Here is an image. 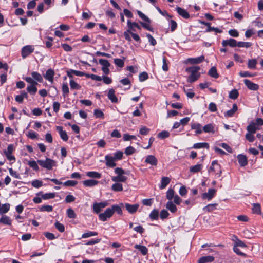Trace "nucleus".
<instances>
[{
  "instance_id": "56",
  "label": "nucleus",
  "mask_w": 263,
  "mask_h": 263,
  "mask_svg": "<svg viewBox=\"0 0 263 263\" xmlns=\"http://www.w3.org/2000/svg\"><path fill=\"white\" fill-rule=\"evenodd\" d=\"M148 78V75L146 72H143L139 75V79L140 82L145 81Z\"/></svg>"
},
{
  "instance_id": "31",
  "label": "nucleus",
  "mask_w": 263,
  "mask_h": 263,
  "mask_svg": "<svg viewBox=\"0 0 263 263\" xmlns=\"http://www.w3.org/2000/svg\"><path fill=\"white\" fill-rule=\"evenodd\" d=\"M166 208L172 213H175L177 208L176 205L172 202V201H169L166 204Z\"/></svg>"
},
{
  "instance_id": "37",
  "label": "nucleus",
  "mask_w": 263,
  "mask_h": 263,
  "mask_svg": "<svg viewBox=\"0 0 263 263\" xmlns=\"http://www.w3.org/2000/svg\"><path fill=\"white\" fill-rule=\"evenodd\" d=\"M111 190L115 192L122 191L123 190L122 184L120 182H116L112 185Z\"/></svg>"
},
{
  "instance_id": "26",
  "label": "nucleus",
  "mask_w": 263,
  "mask_h": 263,
  "mask_svg": "<svg viewBox=\"0 0 263 263\" xmlns=\"http://www.w3.org/2000/svg\"><path fill=\"white\" fill-rule=\"evenodd\" d=\"M41 195L42 198L44 200H47L49 199H53L55 197V194L54 193H49L46 194H42V192H40L36 194V195Z\"/></svg>"
},
{
  "instance_id": "18",
  "label": "nucleus",
  "mask_w": 263,
  "mask_h": 263,
  "mask_svg": "<svg viewBox=\"0 0 263 263\" xmlns=\"http://www.w3.org/2000/svg\"><path fill=\"white\" fill-rule=\"evenodd\" d=\"M211 171H219V174H221V172L220 171V166L219 164H218L217 161L215 160L212 161L211 166L210 167L209 169V172H210Z\"/></svg>"
},
{
  "instance_id": "36",
  "label": "nucleus",
  "mask_w": 263,
  "mask_h": 263,
  "mask_svg": "<svg viewBox=\"0 0 263 263\" xmlns=\"http://www.w3.org/2000/svg\"><path fill=\"white\" fill-rule=\"evenodd\" d=\"M98 183V181L92 180V179L87 180L84 181L83 182V185L86 186H88V187L93 186L97 185Z\"/></svg>"
},
{
  "instance_id": "62",
  "label": "nucleus",
  "mask_w": 263,
  "mask_h": 263,
  "mask_svg": "<svg viewBox=\"0 0 263 263\" xmlns=\"http://www.w3.org/2000/svg\"><path fill=\"white\" fill-rule=\"evenodd\" d=\"M99 62L102 65V67H109L110 66V63L107 60L101 59L99 60Z\"/></svg>"
},
{
  "instance_id": "23",
  "label": "nucleus",
  "mask_w": 263,
  "mask_h": 263,
  "mask_svg": "<svg viewBox=\"0 0 263 263\" xmlns=\"http://www.w3.org/2000/svg\"><path fill=\"white\" fill-rule=\"evenodd\" d=\"M115 91L113 89H110L108 93V98L112 103L118 102V98L116 97Z\"/></svg>"
},
{
  "instance_id": "17",
  "label": "nucleus",
  "mask_w": 263,
  "mask_h": 263,
  "mask_svg": "<svg viewBox=\"0 0 263 263\" xmlns=\"http://www.w3.org/2000/svg\"><path fill=\"white\" fill-rule=\"evenodd\" d=\"M128 179V177L125 175H117L111 177L112 181L115 182H125Z\"/></svg>"
},
{
  "instance_id": "47",
  "label": "nucleus",
  "mask_w": 263,
  "mask_h": 263,
  "mask_svg": "<svg viewBox=\"0 0 263 263\" xmlns=\"http://www.w3.org/2000/svg\"><path fill=\"white\" fill-rule=\"evenodd\" d=\"M252 45V43L247 42H237V46L238 47L249 48Z\"/></svg>"
},
{
  "instance_id": "43",
  "label": "nucleus",
  "mask_w": 263,
  "mask_h": 263,
  "mask_svg": "<svg viewBox=\"0 0 263 263\" xmlns=\"http://www.w3.org/2000/svg\"><path fill=\"white\" fill-rule=\"evenodd\" d=\"M252 212L253 213L260 214L261 208L260 204L258 203H254L252 208Z\"/></svg>"
},
{
  "instance_id": "7",
  "label": "nucleus",
  "mask_w": 263,
  "mask_h": 263,
  "mask_svg": "<svg viewBox=\"0 0 263 263\" xmlns=\"http://www.w3.org/2000/svg\"><path fill=\"white\" fill-rule=\"evenodd\" d=\"M34 47L31 45H27L23 47L22 49L21 54L23 59L30 55L34 51Z\"/></svg>"
},
{
  "instance_id": "6",
  "label": "nucleus",
  "mask_w": 263,
  "mask_h": 263,
  "mask_svg": "<svg viewBox=\"0 0 263 263\" xmlns=\"http://www.w3.org/2000/svg\"><path fill=\"white\" fill-rule=\"evenodd\" d=\"M14 147L13 144H9L8 146L7 149L4 151L5 155L9 161H15V158L12 155Z\"/></svg>"
},
{
  "instance_id": "28",
  "label": "nucleus",
  "mask_w": 263,
  "mask_h": 263,
  "mask_svg": "<svg viewBox=\"0 0 263 263\" xmlns=\"http://www.w3.org/2000/svg\"><path fill=\"white\" fill-rule=\"evenodd\" d=\"M238 107L236 104L233 105V107L231 109L228 110L225 114L224 116L226 117H232L235 112L237 110Z\"/></svg>"
},
{
  "instance_id": "9",
  "label": "nucleus",
  "mask_w": 263,
  "mask_h": 263,
  "mask_svg": "<svg viewBox=\"0 0 263 263\" xmlns=\"http://www.w3.org/2000/svg\"><path fill=\"white\" fill-rule=\"evenodd\" d=\"M216 192V190L214 189H209L207 193H203L201 195L203 199H208L209 201L211 200Z\"/></svg>"
},
{
  "instance_id": "40",
  "label": "nucleus",
  "mask_w": 263,
  "mask_h": 263,
  "mask_svg": "<svg viewBox=\"0 0 263 263\" xmlns=\"http://www.w3.org/2000/svg\"><path fill=\"white\" fill-rule=\"evenodd\" d=\"M10 209V204L9 203H5L3 204L0 208V214L3 215L7 213Z\"/></svg>"
},
{
  "instance_id": "29",
  "label": "nucleus",
  "mask_w": 263,
  "mask_h": 263,
  "mask_svg": "<svg viewBox=\"0 0 263 263\" xmlns=\"http://www.w3.org/2000/svg\"><path fill=\"white\" fill-rule=\"evenodd\" d=\"M171 179L167 177H163L161 179L160 189H163L170 183Z\"/></svg>"
},
{
  "instance_id": "44",
  "label": "nucleus",
  "mask_w": 263,
  "mask_h": 263,
  "mask_svg": "<svg viewBox=\"0 0 263 263\" xmlns=\"http://www.w3.org/2000/svg\"><path fill=\"white\" fill-rule=\"evenodd\" d=\"M200 70L199 66H193L186 69V71L191 73L200 74L198 71Z\"/></svg>"
},
{
  "instance_id": "34",
  "label": "nucleus",
  "mask_w": 263,
  "mask_h": 263,
  "mask_svg": "<svg viewBox=\"0 0 263 263\" xmlns=\"http://www.w3.org/2000/svg\"><path fill=\"white\" fill-rule=\"evenodd\" d=\"M193 148L195 149H200V148H205L206 149L209 148V145L206 142H203V143H197L194 144Z\"/></svg>"
},
{
  "instance_id": "12",
  "label": "nucleus",
  "mask_w": 263,
  "mask_h": 263,
  "mask_svg": "<svg viewBox=\"0 0 263 263\" xmlns=\"http://www.w3.org/2000/svg\"><path fill=\"white\" fill-rule=\"evenodd\" d=\"M106 165L109 167H114L116 165L115 161H116L112 156L106 155L105 157Z\"/></svg>"
},
{
  "instance_id": "25",
  "label": "nucleus",
  "mask_w": 263,
  "mask_h": 263,
  "mask_svg": "<svg viewBox=\"0 0 263 263\" xmlns=\"http://www.w3.org/2000/svg\"><path fill=\"white\" fill-rule=\"evenodd\" d=\"M204 59V57L201 55L196 58H189L187 61L191 64H195L201 63Z\"/></svg>"
},
{
  "instance_id": "35",
  "label": "nucleus",
  "mask_w": 263,
  "mask_h": 263,
  "mask_svg": "<svg viewBox=\"0 0 263 263\" xmlns=\"http://www.w3.org/2000/svg\"><path fill=\"white\" fill-rule=\"evenodd\" d=\"M11 222L12 220L8 216L6 215H3L1 218H0V223H3L6 225H11Z\"/></svg>"
},
{
  "instance_id": "48",
  "label": "nucleus",
  "mask_w": 263,
  "mask_h": 263,
  "mask_svg": "<svg viewBox=\"0 0 263 263\" xmlns=\"http://www.w3.org/2000/svg\"><path fill=\"white\" fill-rule=\"evenodd\" d=\"M40 211L41 212L46 211L50 212L53 211V207L49 205H44L40 208Z\"/></svg>"
},
{
  "instance_id": "51",
  "label": "nucleus",
  "mask_w": 263,
  "mask_h": 263,
  "mask_svg": "<svg viewBox=\"0 0 263 263\" xmlns=\"http://www.w3.org/2000/svg\"><path fill=\"white\" fill-rule=\"evenodd\" d=\"M175 192L173 189H170L168 190V191L166 192V198L169 200L170 201H171V200L174 197Z\"/></svg>"
},
{
  "instance_id": "42",
  "label": "nucleus",
  "mask_w": 263,
  "mask_h": 263,
  "mask_svg": "<svg viewBox=\"0 0 263 263\" xmlns=\"http://www.w3.org/2000/svg\"><path fill=\"white\" fill-rule=\"evenodd\" d=\"M200 74L191 73L187 79V81L190 83H193L198 79Z\"/></svg>"
},
{
  "instance_id": "33",
  "label": "nucleus",
  "mask_w": 263,
  "mask_h": 263,
  "mask_svg": "<svg viewBox=\"0 0 263 263\" xmlns=\"http://www.w3.org/2000/svg\"><path fill=\"white\" fill-rule=\"evenodd\" d=\"M134 247L138 249L143 255H146L147 254L148 249L145 246L136 244Z\"/></svg>"
},
{
  "instance_id": "49",
  "label": "nucleus",
  "mask_w": 263,
  "mask_h": 263,
  "mask_svg": "<svg viewBox=\"0 0 263 263\" xmlns=\"http://www.w3.org/2000/svg\"><path fill=\"white\" fill-rule=\"evenodd\" d=\"M239 96V92L237 89H233L229 93V98L232 99H236Z\"/></svg>"
},
{
  "instance_id": "22",
  "label": "nucleus",
  "mask_w": 263,
  "mask_h": 263,
  "mask_svg": "<svg viewBox=\"0 0 263 263\" xmlns=\"http://www.w3.org/2000/svg\"><path fill=\"white\" fill-rule=\"evenodd\" d=\"M31 77L33 80L36 81L37 83L38 82L41 83L43 82V78L40 73L37 72L33 71L31 72Z\"/></svg>"
},
{
  "instance_id": "58",
  "label": "nucleus",
  "mask_w": 263,
  "mask_h": 263,
  "mask_svg": "<svg viewBox=\"0 0 263 263\" xmlns=\"http://www.w3.org/2000/svg\"><path fill=\"white\" fill-rule=\"evenodd\" d=\"M170 136V133L168 132L166 130H163L160 133H159L158 135V137L161 139H165L166 138Z\"/></svg>"
},
{
  "instance_id": "8",
  "label": "nucleus",
  "mask_w": 263,
  "mask_h": 263,
  "mask_svg": "<svg viewBox=\"0 0 263 263\" xmlns=\"http://www.w3.org/2000/svg\"><path fill=\"white\" fill-rule=\"evenodd\" d=\"M263 125V119L261 118H258L255 121H252L250 122L248 126H251L254 127L255 130L257 131L260 129L259 126Z\"/></svg>"
},
{
  "instance_id": "32",
  "label": "nucleus",
  "mask_w": 263,
  "mask_h": 263,
  "mask_svg": "<svg viewBox=\"0 0 263 263\" xmlns=\"http://www.w3.org/2000/svg\"><path fill=\"white\" fill-rule=\"evenodd\" d=\"M208 74L214 78H218L219 77V74L217 73V69L216 67L213 66L211 67L208 71Z\"/></svg>"
},
{
  "instance_id": "19",
  "label": "nucleus",
  "mask_w": 263,
  "mask_h": 263,
  "mask_svg": "<svg viewBox=\"0 0 263 263\" xmlns=\"http://www.w3.org/2000/svg\"><path fill=\"white\" fill-rule=\"evenodd\" d=\"M176 10L177 13L183 18L185 19L190 18V14L186 10L181 8L179 7H177L176 8Z\"/></svg>"
},
{
  "instance_id": "38",
  "label": "nucleus",
  "mask_w": 263,
  "mask_h": 263,
  "mask_svg": "<svg viewBox=\"0 0 263 263\" xmlns=\"http://www.w3.org/2000/svg\"><path fill=\"white\" fill-rule=\"evenodd\" d=\"M257 63V61L256 59H253L248 60V67L249 69H254L256 68V64Z\"/></svg>"
},
{
  "instance_id": "3",
  "label": "nucleus",
  "mask_w": 263,
  "mask_h": 263,
  "mask_svg": "<svg viewBox=\"0 0 263 263\" xmlns=\"http://www.w3.org/2000/svg\"><path fill=\"white\" fill-rule=\"evenodd\" d=\"M246 129L247 133L245 135V138L250 142H253L255 140L254 134L256 132L254 127L247 126Z\"/></svg>"
},
{
  "instance_id": "1",
  "label": "nucleus",
  "mask_w": 263,
  "mask_h": 263,
  "mask_svg": "<svg viewBox=\"0 0 263 263\" xmlns=\"http://www.w3.org/2000/svg\"><path fill=\"white\" fill-rule=\"evenodd\" d=\"M24 80L30 84L26 88L27 92L31 95H34L37 90L36 86L38 83L30 77H25Z\"/></svg>"
},
{
  "instance_id": "27",
  "label": "nucleus",
  "mask_w": 263,
  "mask_h": 263,
  "mask_svg": "<svg viewBox=\"0 0 263 263\" xmlns=\"http://www.w3.org/2000/svg\"><path fill=\"white\" fill-rule=\"evenodd\" d=\"M191 128L192 129H195L197 134H200L203 132V129H202L201 128V125L199 123H194L192 124Z\"/></svg>"
},
{
  "instance_id": "54",
  "label": "nucleus",
  "mask_w": 263,
  "mask_h": 263,
  "mask_svg": "<svg viewBox=\"0 0 263 263\" xmlns=\"http://www.w3.org/2000/svg\"><path fill=\"white\" fill-rule=\"evenodd\" d=\"M217 204L216 203L209 204L208 205H206V206H205L204 208H203V210H205L207 212L212 211L216 208V206H217Z\"/></svg>"
},
{
  "instance_id": "63",
  "label": "nucleus",
  "mask_w": 263,
  "mask_h": 263,
  "mask_svg": "<svg viewBox=\"0 0 263 263\" xmlns=\"http://www.w3.org/2000/svg\"><path fill=\"white\" fill-rule=\"evenodd\" d=\"M114 63L117 66L121 68L123 67L124 65V61L120 59H115Z\"/></svg>"
},
{
  "instance_id": "5",
  "label": "nucleus",
  "mask_w": 263,
  "mask_h": 263,
  "mask_svg": "<svg viewBox=\"0 0 263 263\" xmlns=\"http://www.w3.org/2000/svg\"><path fill=\"white\" fill-rule=\"evenodd\" d=\"M113 215L111 207L106 209L103 213H100L98 215L99 219L102 221H105Z\"/></svg>"
},
{
  "instance_id": "60",
  "label": "nucleus",
  "mask_w": 263,
  "mask_h": 263,
  "mask_svg": "<svg viewBox=\"0 0 263 263\" xmlns=\"http://www.w3.org/2000/svg\"><path fill=\"white\" fill-rule=\"evenodd\" d=\"M67 214L68 217L70 218H75L76 217L74 211L71 208L67 210Z\"/></svg>"
},
{
  "instance_id": "39",
  "label": "nucleus",
  "mask_w": 263,
  "mask_h": 263,
  "mask_svg": "<svg viewBox=\"0 0 263 263\" xmlns=\"http://www.w3.org/2000/svg\"><path fill=\"white\" fill-rule=\"evenodd\" d=\"M88 177L93 178L100 179L101 177V174L98 172L90 171L86 173Z\"/></svg>"
},
{
  "instance_id": "15",
  "label": "nucleus",
  "mask_w": 263,
  "mask_h": 263,
  "mask_svg": "<svg viewBox=\"0 0 263 263\" xmlns=\"http://www.w3.org/2000/svg\"><path fill=\"white\" fill-rule=\"evenodd\" d=\"M56 129L60 134L61 138L64 141L68 140V136L66 131L63 130V127L60 126L56 127Z\"/></svg>"
},
{
  "instance_id": "52",
  "label": "nucleus",
  "mask_w": 263,
  "mask_h": 263,
  "mask_svg": "<svg viewBox=\"0 0 263 263\" xmlns=\"http://www.w3.org/2000/svg\"><path fill=\"white\" fill-rule=\"evenodd\" d=\"M159 216V212L158 210L154 209L149 214V217L151 219L156 220Z\"/></svg>"
},
{
  "instance_id": "4",
  "label": "nucleus",
  "mask_w": 263,
  "mask_h": 263,
  "mask_svg": "<svg viewBox=\"0 0 263 263\" xmlns=\"http://www.w3.org/2000/svg\"><path fill=\"white\" fill-rule=\"evenodd\" d=\"M109 205L108 201H105L101 202H95L93 204L92 209L93 212L96 214H99L102 209L105 208Z\"/></svg>"
},
{
  "instance_id": "57",
  "label": "nucleus",
  "mask_w": 263,
  "mask_h": 263,
  "mask_svg": "<svg viewBox=\"0 0 263 263\" xmlns=\"http://www.w3.org/2000/svg\"><path fill=\"white\" fill-rule=\"evenodd\" d=\"M94 115L97 118H104V115L102 110L97 109L94 110Z\"/></svg>"
},
{
  "instance_id": "13",
  "label": "nucleus",
  "mask_w": 263,
  "mask_h": 263,
  "mask_svg": "<svg viewBox=\"0 0 263 263\" xmlns=\"http://www.w3.org/2000/svg\"><path fill=\"white\" fill-rule=\"evenodd\" d=\"M237 41L235 39L230 38L228 40H223L222 42V45L223 47L229 46L231 47H235L237 46Z\"/></svg>"
},
{
  "instance_id": "61",
  "label": "nucleus",
  "mask_w": 263,
  "mask_h": 263,
  "mask_svg": "<svg viewBox=\"0 0 263 263\" xmlns=\"http://www.w3.org/2000/svg\"><path fill=\"white\" fill-rule=\"evenodd\" d=\"M54 226L55 228L58 230L60 232H63L65 230L64 226L63 224L60 223L58 221L55 222Z\"/></svg>"
},
{
  "instance_id": "16",
  "label": "nucleus",
  "mask_w": 263,
  "mask_h": 263,
  "mask_svg": "<svg viewBox=\"0 0 263 263\" xmlns=\"http://www.w3.org/2000/svg\"><path fill=\"white\" fill-rule=\"evenodd\" d=\"M125 206L129 213L133 214L137 211L139 205L138 204H130L126 203Z\"/></svg>"
},
{
  "instance_id": "64",
  "label": "nucleus",
  "mask_w": 263,
  "mask_h": 263,
  "mask_svg": "<svg viewBox=\"0 0 263 263\" xmlns=\"http://www.w3.org/2000/svg\"><path fill=\"white\" fill-rule=\"evenodd\" d=\"M31 184L33 187L39 188L43 185V182L41 181L35 180L32 181Z\"/></svg>"
},
{
  "instance_id": "50",
  "label": "nucleus",
  "mask_w": 263,
  "mask_h": 263,
  "mask_svg": "<svg viewBox=\"0 0 263 263\" xmlns=\"http://www.w3.org/2000/svg\"><path fill=\"white\" fill-rule=\"evenodd\" d=\"M97 235H98V233L96 232L89 231L87 233H85L83 234V235H82V238H88L89 237L97 236Z\"/></svg>"
},
{
  "instance_id": "41",
  "label": "nucleus",
  "mask_w": 263,
  "mask_h": 263,
  "mask_svg": "<svg viewBox=\"0 0 263 263\" xmlns=\"http://www.w3.org/2000/svg\"><path fill=\"white\" fill-rule=\"evenodd\" d=\"M202 168V164H196L191 166L190 168V171L192 173H195L200 172Z\"/></svg>"
},
{
  "instance_id": "30",
  "label": "nucleus",
  "mask_w": 263,
  "mask_h": 263,
  "mask_svg": "<svg viewBox=\"0 0 263 263\" xmlns=\"http://www.w3.org/2000/svg\"><path fill=\"white\" fill-rule=\"evenodd\" d=\"M203 131L205 133H214V125L213 124H208L203 127Z\"/></svg>"
},
{
  "instance_id": "53",
  "label": "nucleus",
  "mask_w": 263,
  "mask_h": 263,
  "mask_svg": "<svg viewBox=\"0 0 263 263\" xmlns=\"http://www.w3.org/2000/svg\"><path fill=\"white\" fill-rule=\"evenodd\" d=\"M146 35L151 45L155 46L157 44L156 40L150 34L146 33Z\"/></svg>"
},
{
  "instance_id": "20",
  "label": "nucleus",
  "mask_w": 263,
  "mask_h": 263,
  "mask_svg": "<svg viewBox=\"0 0 263 263\" xmlns=\"http://www.w3.org/2000/svg\"><path fill=\"white\" fill-rule=\"evenodd\" d=\"M237 160L241 166H246L248 163L247 158L245 155L239 154L237 156Z\"/></svg>"
},
{
  "instance_id": "11",
  "label": "nucleus",
  "mask_w": 263,
  "mask_h": 263,
  "mask_svg": "<svg viewBox=\"0 0 263 263\" xmlns=\"http://www.w3.org/2000/svg\"><path fill=\"white\" fill-rule=\"evenodd\" d=\"M54 74V71L53 69H49L46 71L45 74L44 75V77L46 80L53 83Z\"/></svg>"
},
{
  "instance_id": "59",
  "label": "nucleus",
  "mask_w": 263,
  "mask_h": 263,
  "mask_svg": "<svg viewBox=\"0 0 263 263\" xmlns=\"http://www.w3.org/2000/svg\"><path fill=\"white\" fill-rule=\"evenodd\" d=\"M137 13L139 15V16L141 18L143 21L147 22L150 23V20L149 18L146 16L144 14H143L142 12L140 11H137Z\"/></svg>"
},
{
  "instance_id": "55",
  "label": "nucleus",
  "mask_w": 263,
  "mask_h": 263,
  "mask_svg": "<svg viewBox=\"0 0 263 263\" xmlns=\"http://www.w3.org/2000/svg\"><path fill=\"white\" fill-rule=\"evenodd\" d=\"M37 162L35 161H30L28 162V164L32 167L34 170L37 171L39 170V168L37 165Z\"/></svg>"
},
{
  "instance_id": "10",
  "label": "nucleus",
  "mask_w": 263,
  "mask_h": 263,
  "mask_svg": "<svg viewBox=\"0 0 263 263\" xmlns=\"http://www.w3.org/2000/svg\"><path fill=\"white\" fill-rule=\"evenodd\" d=\"M244 83L248 89L251 90H257L259 88V86L255 83H253L248 79L244 80Z\"/></svg>"
},
{
  "instance_id": "46",
  "label": "nucleus",
  "mask_w": 263,
  "mask_h": 263,
  "mask_svg": "<svg viewBox=\"0 0 263 263\" xmlns=\"http://www.w3.org/2000/svg\"><path fill=\"white\" fill-rule=\"evenodd\" d=\"M69 84L71 89L79 90L81 88V86L72 79L70 80Z\"/></svg>"
},
{
  "instance_id": "45",
  "label": "nucleus",
  "mask_w": 263,
  "mask_h": 263,
  "mask_svg": "<svg viewBox=\"0 0 263 263\" xmlns=\"http://www.w3.org/2000/svg\"><path fill=\"white\" fill-rule=\"evenodd\" d=\"M111 210L112 211V213L114 214L115 212H116L118 214L122 215V210L121 208L118 205H113L111 206Z\"/></svg>"
},
{
  "instance_id": "21",
  "label": "nucleus",
  "mask_w": 263,
  "mask_h": 263,
  "mask_svg": "<svg viewBox=\"0 0 263 263\" xmlns=\"http://www.w3.org/2000/svg\"><path fill=\"white\" fill-rule=\"evenodd\" d=\"M127 24L128 28L130 29L132 31H136L135 28H137L139 30H141V29L140 26L136 22H132L128 20Z\"/></svg>"
},
{
  "instance_id": "24",
  "label": "nucleus",
  "mask_w": 263,
  "mask_h": 263,
  "mask_svg": "<svg viewBox=\"0 0 263 263\" xmlns=\"http://www.w3.org/2000/svg\"><path fill=\"white\" fill-rule=\"evenodd\" d=\"M214 260V257L212 256H206L201 257L198 261V263L211 262Z\"/></svg>"
},
{
  "instance_id": "2",
  "label": "nucleus",
  "mask_w": 263,
  "mask_h": 263,
  "mask_svg": "<svg viewBox=\"0 0 263 263\" xmlns=\"http://www.w3.org/2000/svg\"><path fill=\"white\" fill-rule=\"evenodd\" d=\"M37 162L41 166L48 170H52V167L56 165L55 161L48 158L44 160H38Z\"/></svg>"
},
{
  "instance_id": "14",
  "label": "nucleus",
  "mask_w": 263,
  "mask_h": 263,
  "mask_svg": "<svg viewBox=\"0 0 263 263\" xmlns=\"http://www.w3.org/2000/svg\"><path fill=\"white\" fill-rule=\"evenodd\" d=\"M145 162L153 166H156L158 160L154 155H149L146 157Z\"/></svg>"
}]
</instances>
